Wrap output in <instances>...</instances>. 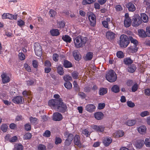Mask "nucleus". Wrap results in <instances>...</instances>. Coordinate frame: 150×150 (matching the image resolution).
Here are the masks:
<instances>
[{
  "label": "nucleus",
  "mask_w": 150,
  "mask_h": 150,
  "mask_svg": "<svg viewBox=\"0 0 150 150\" xmlns=\"http://www.w3.org/2000/svg\"><path fill=\"white\" fill-rule=\"evenodd\" d=\"M129 39L132 43H133V45H131L129 47L130 51L132 53L135 52L138 50V47L137 45H138V42L135 39L133 38L132 36H129Z\"/></svg>",
  "instance_id": "nucleus-5"
},
{
  "label": "nucleus",
  "mask_w": 150,
  "mask_h": 150,
  "mask_svg": "<svg viewBox=\"0 0 150 150\" xmlns=\"http://www.w3.org/2000/svg\"><path fill=\"white\" fill-rule=\"evenodd\" d=\"M138 85L137 83L135 84L132 87V91L133 92H135L137 89Z\"/></svg>",
  "instance_id": "nucleus-59"
},
{
  "label": "nucleus",
  "mask_w": 150,
  "mask_h": 150,
  "mask_svg": "<svg viewBox=\"0 0 150 150\" xmlns=\"http://www.w3.org/2000/svg\"><path fill=\"white\" fill-rule=\"evenodd\" d=\"M62 142V139L59 137H56L55 138V144H60Z\"/></svg>",
  "instance_id": "nucleus-58"
},
{
  "label": "nucleus",
  "mask_w": 150,
  "mask_h": 150,
  "mask_svg": "<svg viewBox=\"0 0 150 150\" xmlns=\"http://www.w3.org/2000/svg\"><path fill=\"white\" fill-rule=\"evenodd\" d=\"M12 101L14 103L16 104L22 103L24 101L23 98L21 96L15 97L12 99Z\"/></svg>",
  "instance_id": "nucleus-10"
},
{
  "label": "nucleus",
  "mask_w": 150,
  "mask_h": 150,
  "mask_svg": "<svg viewBox=\"0 0 150 150\" xmlns=\"http://www.w3.org/2000/svg\"><path fill=\"white\" fill-rule=\"evenodd\" d=\"M133 61L130 58H125L124 60V63L127 65L130 64L132 63Z\"/></svg>",
  "instance_id": "nucleus-32"
},
{
  "label": "nucleus",
  "mask_w": 150,
  "mask_h": 150,
  "mask_svg": "<svg viewBox=\"0 0 150 150\" xmlns=\"http://www.w3.org/2000/svg\"><path fill=\"white\" fill-rule=\"evenodd\" d=\"M78 95L81 97L82 99H84L86 97V95L83 92H80L78 93Z\"/></svg>",
  "instance_id": "nucleus-57"
},
{
  "label": "nucleus",
  "mask_w": 150,
  "mask_h": 150,
  "mask_svg": "<svg viewBox=\"0 0 150 150\" xmlns=\"http://www.w3.org/2000/svg\"><path fill=\"white\" fill-rule=\"evenodd\" d=\"M95 109L96 107L92 104H88L85 108L86 110L90 112H94Z\"/></svg>",
  "instance_id": "nucleus-14"
},
{
  "label": "nucleus",
  "mask_w": 150,
  "mask_h": 150,
  "mask_svg": "<svg viewBox=\"0 0 150 150\" xmlns=\"http://www.w3.org/2000/svg\"><path fill=\"white\" fill-rule=\"evenodd\" d=\"M112 90L115 93L118 92L119 91V87L117 85H114L112 87Z\"/></svg>",
  "instance_id": "nucleus-35"
},
{
  "label": "nucleus",
  "mask_w": 150,
  "mask_h": 150,
  "mask_svg": "<svg viewBox=\"0 0 150 150\" xmlns=\"http://www.w3.org/2000/svg\"><path fill=\"white\" fill-rule=\"evenodd\" d=\"M117 56L119 58H122L124 57V55L122 51H118L117 53Z\"/></svg>",
  "instance_id": "nucleus-48"
},
{
  "label": "nucleus",
  "mask_w": 150,
  "mask_h": 150,
  "mask_svg": "<svg viewBox=\"0 0 150 150\" xmlns=\"http://www.w3.org/2000/svg\"><path fill=\"white\" fill-rule=\"evenodd\" d=\"M112 141L111 137H107L104 138L103 143L105 146H107L109 145Z\"/></svg>",
  "instance_id": "nucleus-16"
},
{
  "label": "nucleus",
  "mask_w": 150,
  "mask_h": 150,
  "mask_svg": "<svg viewBox=\"0 0 150 150\" xmlns=\"http://www.w3.org/2000/svg\"><path fill=\"white\" fill-rule=\"evenodd\" d=\"M50 32L52 36H57L59 35V31L57 29H53L50 31Z\"/></svg>",
  "instance_id": "nucleus-34"
},
{
  "label": "nucleus",
  "mask_w": 150,
  "mask_h": 150,
  "mask_svg": "<svg viewBox=\"0 0 150 150\" xmlns=\"http://www.w3.org/2000/svg\"><path fill=\"white\" fill-rule=\"evenodd\" d=\"M62 39L64 41L67 43H70L71 41V38L67 35H65L64 36H63L62 37Z\"/></svg>",
  "instance_id": "nucleus-28"
},
{
  "label": "nucleus",
  "mask_w": 150,
  "mask_h": 150,
  "mask_svg": "<svg viewBox=\"0 0 150 150\" xmlns=\"http://www.w3.org/2000/svg\"><path fill=\"white\" fill-rule=\"evenodd\" d=\"M146 128L145 126L142 125L138 128V131L140 133L142 134L145 133L146 132Z\"/></svg>",
  "instance_id": "nucleus-26"
},
{
  "label": "nucleus",
  "mask_w": 150,
  "mask_h": 150,
  "mask_svg": "<svg viewBox=\"0 0 150 150\" xmlns=\"http://www.w3.org/2000/svg\"><path fill=\"white\" fill-rule=\"evenodd\" d=\"M48 105L50 106L54 107L57 111L61 112H65L67 109L66 104L63 103L62 99H52L48 102Z\"/></svg>",
  "instance_id": "nucleus-1"
},
{
  "label": "nucleus",
  "mask_w": 150,
  "mask_h": 150,
  "mask_svg": "<svg viewBox=\"0 0 150 150\" xmlns=\"http://www.w3.org/2000/svg\"><path fill=\"white\" fill-rule=\"evenodd\" d=\"M38 62L36 60H34L33 61V65L34 68H37L38 67Z\"/></svg>",
  "instance_id": "nucleus-62"
},
{
  "label": "nucleus",
  "mask_w": 150,
  "mask_h": 150,
  "mask_svg": "<svg viewBox=\"0 0 150 150\" xmlns=\"http://www.w3.org/2000/svg\"><path fill=\"white\" fill-rule=\"evenodd\" d=\"M129 43V40L125 35H122L120 38V45L122 47L125 48L127 46Z\"/></svg>",
  "instance_id": "nucleus-3"
},
{
  "label": "nucleus",
  "mask_w": 150,
  "mask_h": 150,
  "mask_svg": "<svg viewBox=\"0 0 150 150\" xmlns=\"http://www.w3.org/2000/svg\"><path fill=\"white\" fill-rule=\"evenodd\" d=\"M35 47L34 50L36 55L39 57L41 56L42 53L41 46L39 43H36Z\"/></svg>",
  "instance_id": "nucleus-7"
},
{
  "label": "nucleus",
  "mask_w": 150,
  "mask_h": 150,
  "mask_svg": "<svg viewBox=\"0 0 150 150\" xmlns=\"http://www.w3.org/2000/svg\"><path fill=\"white\" fill-rule=\"evenodd\" d=\"M63 118L62 114L58 112L54 113L53 114L52 120L54 121H60Z\"/></svg>",
  "instance_id": "nucleus-9"
},
{
  "label": "nucleus",
  "mask_w": 150,
  "mask_h": 150,
  "mask_svg": "<svg viewBox=\"0 0 150 150\" xmlns=\"http://www.w3.org/2000/svg\"><path fill=\"white\" fill-rule=\"evenodd\" d=\"M103 114L101 112H97L94 114L95 118L98 120L102 119L103 118Z\"/></svg>",
  "instance_id": "nucleus-21"
},
{
  "label": "nucleus",
  "mask_w": 150,
  "mask_h": 150,
  "mask_svg": "<svg viewBox=\"0 0 150 150\" xmlns=\"http://www.w3.org/2000/svg\"><path fill=\"white\" fill-rule=\"evenodd\" d=\"M51 132L48 130H46L43 133V135L44 136L47 137H49L50 136Z\"/></svg>",
  "instance_id": "nucleus-46"
},
{
  "label": "nucleus",
  "mask_w": 150,
  "mask_h": 150,
  "mask_svg": "<svg viewBox=\"0 0 150 150\" xmlns=\"http://www.w3.org/2000/svg\"><path fill=\"white\" fill-rule=\"evenodd\" d=\"M31 134L30 133H27L24 136V138L26 139H30L31 137Z\"/></svg>",
  "instance_id": "nucleus-51"
},
{
  "label": "nucleus",
  "mask_w": 150,
  "mask_h": 150,
  "mask_svg": "<svg viewBox=\"0 0 150 150\" xmlns=\"http://www.w3.org/2000/svg\"><path fill=\"white\" fill-rule=\"evenodd\" d=\"M18 56L19 58L21 60H24L25 58L24 54L22 52L19 53Z\"/></svg>",
  "instance_id": "nucleus-54"
},
{
  "label": "nucleus",
  "mask_w": 150,
  "mask_h": 150,
  "mask_svg": "<svg viewBox=\"0 0 150 150\" xmlns=\"http://www.w3.org/2000/svg\"><path fill=\"white\" fill-rule=\"evenodd\" d=\"M65 87L68 89H70L72 88L71 83L69 81H66L64 83Z\"/></svg>",
  "instance_id": "nucleus-36"
},
{
  "label": "nucleus",
  "mask_w": 150,
  "mask_h": 150,
  "mask_svg": "<svg viewBox=\"0 0 150 150\" xmlns=\"http://www.w3.org/2000/svg\"><path fill=\"white\" fill-rule=\"evenodd\" d=\"M88 18L91 23V25L92 26H95L96 24L95 16L94 15H90L88 16Z\"/></svg>",
  "instance_id": "nucleus-15"
},
{
  "label": "nucleus",
  "mask_w": 150,
  "mask_h": 150,
  "mask_svg": "<svg viewBox=\"0 0 150 150\" xmlns=\"http://www.w3.org/2000/svg\"><path fill=\"white\" fill-rule=\"evenodd\" d=\"M136 123V120H129L126 122V124L128 126H132L134 125Z\"/></svg>",
  "instance_id": "nucleus-33"
},
{
  "label": "nucleus",
  "mask_w": 150,
  "mask_h": 150,
  "mask_svg": "<svg viewBox=\"0 0 150 150\" xmlns=\"http://www.w3.org/2000/svg\"><path fill=\"white\" fill-rule=\"evenodd\" d=\"M26 83L28 86H32L34 83V81L33 80H30L26 81Z\"/></svg>",
  "instance_id": "nucleus-61"
},
{
  "label": "nucleus",
  "mask_w": 150,
  "mask_h": 150,
  "mask_svg": "<svg viewBox=\"0 0 150 150\" xmlns=\"http://www.w3.org/2000/svg\"><path fill=\"white\" fill-rule=\"evenodd\" d=\"M64 135L67 139L72 142L74 138V136L73 134L66 132L65 133Z\"/></svg>",
  "instance_id": "nucleus-25"
},
{
  "label": "nucleus",
  "mask_w": 150,
  "mask_h": 150,
  "mask_svg": "<svg viewBox=\"0 0 150 150\" xmlns=\"http://www.w3.org/2000/svg\"><path fill=\"white\" fill-rule=\"evenodd\" d=\"M136 69L137 68L135 65L134 64H132L128 67L127 68V70L129 72L133 73L135 71Z\"/></svg>",
  "instance_id": "nucleus-23"
},
{
  "label": "nucleus",
  "mask_w": 150,
  "mask_h": 150,
  "mask_svg": "<svg viewBox=\"0 0 150 150\" xmlns=\"http://www.w3.org/2000/svg\"><path fill=\"white\" fill-rule=\"evenodd\" d=\"M30 120L31 123L34 124L36 123L37 121V119L31 117L30 118Z\"/></svg>",
  "instance_id": "nucleus-56"
},
{
  "label": "nucleus",
  "mask_w": 150,
  "mask_h": 150,
  "mask_svg": "<svg viewBox=\"0 0 150 150\" xmlns=\"http://www.w3.org/2000/svg\"><path fill=\"white\" fill-rule=\"evenodd\" d=\"M82 133L85 135L86 137H89L90 136V133H89L88 130L87 129H85L82 131Z\"/></svg>",
  "instance_id": "nucleus-49"
},
{
  "label": "nucleus",
  "mask_w": 150,
  "mask_h": 150,
  "mask_svg": "<svg viewBox=\"0 0 150 150\" xmlns=\"http://www.w3.org/2000/svg\"><path fill=\"white\" fill-rule=\"evenodd\" d=\"M99 94L100 95H103L107 93V91L105 88H103L100 89L99 91Z\"/></svg>",
  "instance_id": "nucleus-43"
},
{
  "label": "nucleus",
  "mask_w": 150,
  "mask_h": 150,
  "mask_svg": "<svg viewBox=\"0 0 150 150\" xmlns=\"http://www.w3.org/2000/svg\"><path fill=\"white\" fill-rule=\"evenodd\" d=\"M115 36V34L111 31H108L106 33V38L109 40L113 39Z\"/></svg>",
  "instance_id": "nucleus-20"
},
{
  "label": "nucleus",
  "mask_w": 150,
  "mask_h": 150,
  "mask_svg": "<svg viewBox=\"0 0 150 150\" xmlns=\"http://www.w3.org/2000/svg\"><path fill=\"white\" fill-rule=\"evenodd\" d=\"M126 7L129 11H134L136 9L134 5L131 2L128 3L127 4Z\"/></svg>",
  "instance_id": "nucleus-18"
},
{
  "label": "nucleus",
  "mask_w": 150,
  "mask_h": 150,
  "mask_svg": "<svg viewBox=\"0 0 150 150\" xmlns=\"http://www.w3.org/2000/svg\"><path fill=\"white\" fill-rule=\"evenodd\" d=\"M93 53L92 52H88L85 58V59L86 60H91L93 57Z\"/></svg>",
  "instance_id": "nucleus-30"
},
{
  "label": "nucleus",
  "mask_w": 150,
  "mask_h": 150,
  "mask_svg": "<svg viewBox=\"0 0 150 150\" xmlns=\"http://www.w3.org/2000/svg\"><path fill=\"white\" fill-rule=\"evenodd\" d=\"M78 73L76 71L73 72L71 73L72 76L75 79H77L78 78Z\"/></svg>",
  "instance_id": "nucleus-45"
},
{
  "label": "nucleus",
  "mask_w": 150,
  "mask_h": 150,
  "mask_svg": "<svg viewBox=\"0 0 150 150\" xmlns=\"http://www.w3.org/2000/svg\"><path fill=\"white\" fill-rule=\"evenodd\" d=\"M57 72L60 75H63L64 73L63 68L61 66H58L57 68Z\"/></svg>",
  "instance_id": "nucleus-38"
},
{
  "label": "nucleus",
  "mask_w": 150,
  "mask_h": 150,
  "mask_svg": "<svg viewBox=\"0 0 150 150\" xmlns=\"http://www.w3.org/2000/svg\"><path fill=\"white\" fill-rule=\"evenodd\" d=\"M96 1V0H83L82 3L83 5L89 4L95 2Z\"/></svg>",
  "instance_id": "nucleus-31"
},
{
  "label": "nucleus",
  "mask_w": 150,
  "mask_h": 150,
  "mask_svg": "<svg viewBox=\"0 0 150 150\" xmlns=\"http://www.w3.org/2000/svg\"><path fill=\"white\" fill-rule=\"evenodd\" d=\"M38 150H46V147L43 144H40L38 146Z\"/></svg>",
  "instance_id": "nucleus-53"
},
{
  "label": "nucleus",
  "mask_w": 150,
  "mask_h": 150,
  "mask_svg": "<svg viewBox=\"0 0 150 150\" xmlns=\"http://www.w3.org/2000/svg\"><path fill=\"white\" fill-rule=\"evenodd\" d=\"M15 148V150H23V146L21 144H19Z\"/></svg>",
  "instance_id": "nucleus-63"
},
{
  "label": "nucleus",
  "mask_w": 150,
  "mask_h": 150,
  "mask_svg": "<svg viewBox=\"0 0 150 150\" xmlns=\"http://www.w3.org/2000/svg\"><path fill=\"white\" fill-rule=\"evenodd\" d=\"M63 64L64 67L66 68L72 67L73 66L72 64L67 60L64 61Z\"/></svg>",
  "instance_id": "nucleus-29"
},
{
  "label": "nucleus",
  "mask_w": 150,
  "mask_h": 150,
  "mask_svg": "<svg viewBox=\"0 0 150 150\" xmlns=\"http://www.w3.org/2000/svg\"><path fill=\"white\" fill-rule=\"evenodd\" d=\"M144 143L146 146L147 147H150V137L146 138L145 139Z\"/></svg>",
  "instance_id": "nucleus-40"
},
{
  "label": "nucleus",
  "mask_w": 150,
  "mask_h": 150,
  "mask_svg": "<svg viewBox=\"0 0 150 150\" xmlns=\"http://www.w3.org/2000/svg\"><path fill=\"white\" fill-rule=\"evenodd\" d=\"M56 14V12L53 9H51L49 11V15L51 17L54 18Z\"/></svg>",
  "instance_id": "nucleus-37"
},
{
  "label": "nucleus",
  "mask_w": 150,
  "mask_h": 150,
  "mask_svg": "<svg viewBox=\"0 0 150 150\" xmlns=\"http://www.w3.org/2000/svg\"><path fill=\"white\" fill-rule=\"evenodd\" d=\"M74 144L79 148L81 147V144L80 141V137L79 135H76L74 138Z\"/></svg>",
  "instance_id": "nucleus-13"
},
{
  "label": "nucleus",
  "mask_w": 150,
  "mask_h": 150,
  "mask_svg": "<svg viewBox=\"0 0 150 150\" xmlns=\"http://www.w3.org/2000/svg\"><path fill=\"white\" fill-rule=\"evenodd\" d=\"M74 86V88L76 91H78L79 90V86L77 83V82L75 81H74L73 83Z\"/></svg>",
  "instance_id": "nucleus-41"
},
{
  "label": "nucleus",
  "mask_w": 150,
  "mask_h": 150,
  "mask_svg": "<svg viewBox=\"0 0 150 150\" xmlns=\"http://www.w3.org/2000/svg\"><path fill=\"white\" fill-rule=\"evenodd\" d=\"M116 135L117 137H122L124 134V132L122 131L119 130L116 132Z\"/></svg>",
  "instance_id": "nucleus-44"
},
{
  "label": "nucleus",
  "mask_w": 150,
  "mask_h": 150,
  "mask_svg": "<svg viewBox=\"0 0 150 150\" xmlns=\"http://www.w3.org/2000/svg\"><path fill=\"white\" fill-rule=\"evenodd\" d=\"M64 80L66 81H71L72 80V78L71 76L69 75H66L64 76Z\"/></svg>",
  "instance_id": "nucleus-47"
},
{
  "label": "nucleus",
  "mask_w": 150,
  "mask_h": 150,
  "mask_svg": "<svg viewBox=\"0 0 150 150\" xmlns=\"http://www.w3.org/2000/svg\"><path fill=\"white\" fill-rule=\"evenodd\" d=\"M17 15H13L9 13H4L2 15L3 19L8 18L11 20H16L17 19Z\"/></svg>",
  "instance_id": "nucleus-8"
},
{
  "label": "nucleus",
  "mask_w": 150,
  "mask_h": 150,
  "mask_svg": "<svg viewBox=\"0 0 150 150\" xmlns=\"http://www.w3.org/2000/svg\"><path fill=\"white\" fill-rule=\"evenodd\" d=\"M92 128L93 129L99 132H103L105 128V127L103 125L98 126L96 125H93Z\"/></svg>",
  "instance_id": "nucleus-12"
},
{
  "label": "nucleus",
  "mask_w": 150,
  "mask_h": 150,
  "mask_svg": "<svg viewBox=\"0 0 150 150\" xmlns=\"http://www.w3.org/2000/svg\"><path fill=\"white\" fill-rule=\"evenodd\" d=\"M144 142L142 139L137 140L135 143L136 147L138 149L141 148L144 145Z\"/></svg>",
  "instance_id": "nucleus-17"
},
{
  "label": "nucleus",
  "mask_w": 150,
  "mask_h": 150,
  "mask_svg": "<svg viewBox=\"0 0 150 150\" xmlns=\"http://www.w3.org/2000/svg\"><path fill=\"white\" fill-rule=\"evenodd\" d=\"M73 54L75 59L77 61H79L81 59V56L77 50L74 51Z\"/></svg>",
  "instance_id": "nucleus-19"
},
{
  "label": "nucleus",
  "mask_w": 150,
  "mask_h": 150,
  "mask_svg": "<svg viewBox=\"0 0 150 150\" xmlns=\"http://www.w3.org/2000/svg\"><path fill=\"white\" fill-rule=\"evenodd\" d=\"M91 86H88L85 87L84 88V91L86 93H89L91 90Z\"/></svg>",
  "instance_id": "nucleus-52"
},
{
  "label": "nucleus",
  "mask_w": 150,
  "mask_h": 150,
  "mask_svg": "<svg viewBox=\"0 0 150 150\" xmlns=\"http://www.w3.org/2000/svg\"><path fill=\"white\" fill-rule=\"evenodd\" d=\"M140 18L141 20H142L144 23H147L148 21V16L145 13H142L141 14Z\"/></svg>",
  "instance_id": "nucleus-27"
},
{
  "label": "nucleus",
  "mask_w": 150,
  "mask_h": 150,
  "mask_svg": "<svg viewBox=\"0 0 150 150\" xmlns=\"http://www.w3.org/2000/svg\"><path fill=\"white\" fill-rule=\"evenodd\" d=\"M105 104L104 103H99L98 105V108L99 109H103L105 107Z\"/></svg>",
  "instance_id": "nucleus-64"
},
{
  "label": "nucleus",
  "mask_w": 150,
  "mask_h": 150,
  "mask_svg": "<svg viewBox=\"0 0 150 150\" xmlns=\"http://www.w3.org/2000/svg\"><path fill=\"white\" fill-rule=\"evenodd\" d=\"M127 105L131 108H133L135 106V104L131 101H129L127 102Z\"/></svg>",
  "instance_id": "nucleus-60"
},
{
  "label": "nucleus",
  "mask_w": 150,
  "mask_h": 150,
  "mask_svg": "<svg viewBox=\"0 0 150 150\" xmlns=\"http://www.w3.org/2000/svg\"><path fill=\"white\" fill-rule=\"evenodd\" d=\"M132 22L130 18H125L124 21V25L126 27H128L130 26Z\"/></svg>",
  "instance_id": "nucleus-22"
},
{
  "label": "nucleus",
  "mask_w": 150,
  "mask_h": 150,
  "mask_svg": "<svg viewBox=\"0 0 150 150\" xmlns=\"http://www.w3.org/2000/svg\"><path fill=\"white\" fill-rule=\"evenodd\" d=\"M31 92L30 91H24L23 92V95L24 97L29 98L28 97L31 95Z\"/></svg>",
  "instance_id": "nucleus-39"
},
{
  "label": "nucleus",
  "mask_w": 150,
  "mask_h": 150,
  "mask_svg": "<svg viewBox=\"0 0 150 150\" xmlns=\"http://www.w3.org/2000/svg\"><path fill=\"white\" fill-rule=\"evenodd\" d=\"M106 78L110 82H113L116 80L117 76L116 73L114 71L110 70L106 74Z\"/></svg>",
  "instance_id": "nucleus-4"
},
{
  "label": "nucleus",
  "mask_w": 150,
  "mask_h": 150,
  "mask_svg": "<svg viewBox=\"0 0 150 150\" xmlns=\"http://www.w3.org/2000/svg\"><path fill=\"white\" fill-rule=\"evenodd\" d=\"M2 82L3 83H6L9 82L10 79L6 73H3L1 75Z\"/></svg>",
  "instance_id": "nucleus-11"
},
{
  "label": "nucleus",
  "mask_w": 150,
  "mask_h": 150,
  "mask_svg": "<svg viewBox=\"0 0 150 150\" xmlns=\"http://www.w3.org/2000/svg\"><path fill=\"white\" fill-rule=\"evenodd\" d=\"M146 34L147 37H150V26H147L146 28Z\"/></svg>",
  "instance_id": "nucleus-55"
},
{
  "label": "nucleus",
  "mask_w": 150,
  "mask_h": 150,
  "mask_svg": "<svg viewBox=\"0 0 150 150\" xmlns=\"http://www.w3.org/2000/svg\"><path fill=\"white\" fill-rule=\"evenodd\" d=\"M132 25L134 27H137L142 23L140 16L139 15H135L132 20Z\"/></svg>",
  "instance_id": "nucleus-6"
},
{
  "label": "nucleus",
  "mask_w": 150,
  "mask_h": 150,
  "mask_svg": "<svg viewBox=\"0 0 150 150\" xmlns=\"http://www.w3.org/2000/svg\"><path fill=\"white\" fill-rule=\"evenodd\" d=\"M87 40V38L79 36L76 37L74 40V43L77 48L83 47L85 45Z\"/></svg>",
  "instance_id": "nucleus-2"
},
{
  "label": "nucleus",
  "mask_w": 150,
  "mask_h": 150,
  "mask_svg": "<svg viewBox=\"0 0 150 150\" xmlns=\"http://www.w3.org/2000/svg\"><path fill=\"white\" fill-rule=\"evenodd\" d=\"M149 112L147 111L142 112L140 114V116L142 117H144L149 115Z\"/></svg>",
  "instance_id": "nucleus-50"
},
{
  "label": "nucleus",
  "mask_w": 150,
  "mask_h": 150,
  "mask_svg": "<svg viewBox=\"0 0 150 150\" xmlns=\"http://www.w3.org/2000/svg\"><path fill=\"white\" fill-rule=\"evenodd\" d=\"M1 130L4 132H6L7 130L8 126L6 124L2 125L1 127Z\"/></svg>",
  "instance_id": "nucleus-42"
},
{
  "label": "nucleus",
  "mask_w": 150,
  "mask_h": 150,
  "mask_svg": "<svg viewBox=\"0 0 150 150\" xmlns=\"http://www.w3.org/2000/svg\"><path fill=\"white\" fill-rule=\"evenodd\" d=\"M138 33L140 37L144 38L147 37L146 32L142 29L138 30Z\"/></svg>",
  "instance_id": "nucleus-24"
}]
</instances>
